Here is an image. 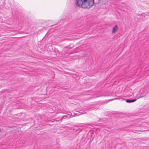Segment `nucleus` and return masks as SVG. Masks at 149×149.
Wrapping results in <instances>:
<instances>
[{
	"instance_id": "nucleus-2",
	"label": "nucleus",
	"mask_w": 149,
	"mask_h": 149,
	"mask_svg": "<svg viewBox=\"0 0 149 149\" xmlns=\"http://www.w3.org/2000/svg\"><path fill=\"white\" fill-rule=\"evenodd\" d=\"M118 30V27L117 25H116L113 28L112 33H116Z\"/></svg>"
},
{
	"instance_id": "nucleus-5",
	"label": "nucleus",
	"mask_w": 149,
	"mask_h": 149,
	"mask_svg": "<svg viewBox=\"0 0 149 149\" xmlns=\"http://www.w3.org/2000/svg\"><path fill=\"white\" fill-rule=\"evenodd\" d=\"M60 120H56V121H59Z\"/></svg>"
},
{
	"instance_id": "nucleus-1",
	"label": "nucleus",
	"mask_w": 149,
	"mask_h": 149,
	"mask_svg": "<svg viewBox=\"0 0 149 149\" xmlns=\"http://www.w3.org/2000/svg\"><path fill=\"white\" fill-rule=\"evenodd\" d=\"M77 6L79 8H89L94 3V0H76Z\"/></svg>"
},
{
	"instance_id": "nucleus-4",
	"label": "nucleus",
	"mask_w": 149,
	"mask_h": 149,
	"mask_svg": "<svg viewBox=\"0 0 149 149\" xmlns=\"http://www.w3.org/2000/svg\"><path fill=\"white\" fill-rule=\"evenodd\" d=\"M66 117V116H62L60 119V121H62L63 119L64 118V117Z\"/></svg>"
},
{
	"instance_id": "nucleus-3",
	"label": "nucleus",
	"mask_w": 149,
	"mask_h": 149,
	"mask_svg": "<svg viewBox=\"0 0 149 149\" xmlns=\"http://www.w3.org/2000/svg\"><path fill=\"white\" fill-rule=\"evenodd\" d=\"M136 100L135 99H127L126 100V101L128 103H130L133 102H134L136 101Z\"/></svg>"
}]
</instances>
